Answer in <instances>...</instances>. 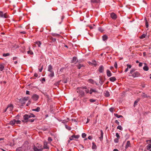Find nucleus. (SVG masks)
I'll list each match as a JSON object with an SVG mask.
<instances>
[{"label":"nucleus","mask_w":151,"mask_h":151,"mask_svg":"<svg viewBox=\"0 0 151 151\" xmlns=\"http://www.w3.org/2000/svg\"><path fill=\"white\" fill-rule=\"evenodd\" d=\"M131 145V144L130 143V142L129 141H128L127 142L126 144L125 145V148L126 149L127 148L129 147H130Z\"/></svg>","instance_id":"obj_11"},{"label":"nucleus","mask_w":151,"mask_h":151,"mask_svg":"<svg viewBox=\"0 0 151 151\" xmlns=\"http://www.w3.org/2000/svg\"><path fill=\"white\" fill-rule=\"evenodd\" d=\"M88 81L90 83H92V84H93L94 83H95L93 80L91 79H89L88 80Z\"/></svg>","instance_id":"obj_33"},{"label":"nucleus","mask_w":151,"mask_h":151,"mask_svg":"<svg viewBox=\"0 0 151 151\" xmlns=\"http://www.w3.org/2000/svg\"><path fill=\"white\" fill-rule=\"evenodd\" d=\"M115 123L117 124L118 125L119 124V122L117 120L115 121Z\"/></svg>","instance_id":"obj_59"},{"label":"nucleus","mask_w":151,"mask_h":151,"mask_svg":"<svg viewBox=\"0 0 151 151\" xmlns=\"http://www.w3.org/2000/svg\"><path fill=\"white\" fill-rule=\"evenodd\" d=\"M111 17L114 20H115L117 18L116 15L114 13H112L111 14Z\"/></svg>","instance_id":"obj_5"},{"label":"nucleus","mask_w":151,"mask_h":151,"mask_svg":"<svg viewBox=\"0 0 151 151\" xmlns=\"http://www.w3.org/2000/svg\"><path fill=\"white\" fill-rule=\"evenodd\" d=\"M4 68L3 64H0V70L2 71L4 70Z\"/></svg>","instance_id":"obj_20"},{"label":"nucleus","mask_w":151,"mask_h":151,"mask_svg":"<svg viewBox=\"0 0 151 151\" xmlns=\"http://www.w3.org/2000/svg\"><path fill=\"white\" fill-rule=\"evenodd\" d=\"M146 142H148L149 143L151 144V140H147L146 141Z\"/></svg>","instance_id":"obj_63"},{"label":"nucleus","mask_w":151,"mask_h":151,"mask_svg":"<svg viewBox=\"0 0 151 151\" xmlns=\"http://www.w3.org/2000/svg\"><path fill=\"white\" fill-rule=\"evenodd\" d=\"M139 100V99H138V100H136L134 101V106H136L137 105V103Z\"/></svg>","instance_id":"obj_43"},{"label":"nucleus","mask_w":151,"mask_h":151,"mask_svg":"<svg viewBox=\"0 0 151 151\" xmlns=\"http://www.w3.org/2000/svg\"><path fill=\"white\" fill-rule=\"evenodd\" d=\"M34 119H29V120H25V122H27L28 121H29L31 122H33L34 121Z\"/></svg>","instance_id":"obj_47"},{"label":"nucleus","mask_w":151,"mask_h":151,"mask_svg":"<svg viewBox=\"0 0 151 151\" xmlns=\"http://www.w3.org/2000/svg\"><path fill=\"white\" fill-rule=\"evenodd\" d=\"M23 99L25 101H26L29 99V98L28 97H26Z\"/></svg>","instance_id":"obj_46"},{"label":"nucleus","mask_w":151,"mask_h":151,"mask_svg":"<svg viewBox=\"0 0 151 151\" xmlns=\"http://www.w3.org/2000/svg\"><path fill=\"white\" fill-rule=\"evenodd\" d=\"M145 36L146 35L145 34H143L139 37V38L140 39H143L145 37Z\"/></svg>","instance_id":"obj_37"},{"label":"nucleus","mask_w":151,"mask_h":151,"mask_svg":"<svg viewBox=\"0 0 151 151\" xmlns=\"http://www.w3.org/2000/svg\"><path fill=\"white\" fill-rule=\"evenodd\" d=\"M40 110V109L39 107H37L36 109H33L32 111H36L37 112H39Z\"/></svg>","instance_id":"obj_19"},{"label":"nucleus","mask_w":151,"mask_h":151,"mask_svg":"<svg viewBox=\"0 0 151 151\" xmlns=\"http://www.w3.org/2000/svg\"><path fill=\"white\" fill-rule=\"evenodd\" d=\"M147 149L148 150H150L151 149V145L150 144L147 146Z\"/></svg>","instance_id":"obj_45"},{"label":"nucleus","mask_w":151,"mask_h":151,"mask_svg":"<svg viewBox=\"0 0 151 151\" xmlns=\"http://www.w3.org/2000/svg\"><path fill=\"white\" fill-rule=\"evenodd\" d=\"M65 126L66 128L68 129V130H71V128L70 127L68 126L67 125H65Z\"/></svg>","instance_id":"obj_39"},{"label":"nucleus","mask_w":151,"mask_h":151,"mask_svg":"<svg viewBox=\"0 0 151 151\" xmlns=\"http://www.w3.org/2000/svg\"><path fill=\"white\" fill-rule=\"evenodd\" d=\"M60 81H58L55 84L56 86H58L59 84V83H60Z\"/></svg>","instance_id":"obj_61"},{"label":"nucleus","mask_w":151,"mask_h":151,"mask_svg":"<svg viewBox=\"0 0 151 151\" xmlns=\"http://www.w3.org/2000/svg\"><path fill=\"white\" fill-rule=\"evenodd\" d=\"M145 25H146V28H147L148 27V22L147 21V19H146V18H145Z\"/></svg>","instance_id":"obj_36"},{"label":"nucleus","mask_w":151,"mask_h":151,"mask_svg":"<svg viewBox=\"0 0 151 151\" xmlns=\"http://www.w3.org/2000/svg\"><path fill=\"white\" fill-rule=\"evenodd\" d=\"M103 82L104 81H103L102 78L100 77L99 83L101 85H102L103 84Z\"/></svg>","instance_id":"obj_22"},{"label":"nucleus","mask_w":151,"mask_h":151,"mask_svg":"<svg viewBox=\"0 0 151 151\" xmlns=\"http://www.w3.org/2000/svg\"><path fill=\"white\" fill-rule=\"evenodd\" d=\"M52 67L51 65H48L47 68L48 71L50 72H53V71L52 70Z\"/></svg>","instance_id":"obj_9"},{"label":"nucleus","mask_w":151,"mask_h":151,"mask_svg":"<svg viewBox=\"0 0 151 151\" xmlns=\"http://www.w3.org/2000/svg\"><path fill=\"white\" fill-rule=\"evenodd\" d=\"M119 139H118V138H116V139H114V142H116V143H117L119 141Z\"/></svg>","instance_id":"obj_55"},{"label":"nucleus","mask_w":151,"mask_h":151,"mask_svg":"<svg viewBox=\"0 0 151 151\" xmlns=\"http://www.w3.org/2000/svg\"><path fill=\"white\" fill-rule=\"evenodd\" d=\"M100 0H91V3H97L100 2Z\"/></svg>","instance_id":"obj_17"},{"label":"nucleus","mask_w":151,"mask_h":151,"mask_svg":"<svg viewBox=\"0 0 151 151\" xmlns=\"http://www.w3.org/2000/svg\"><path fill=\"white\" fill-rule=\"evenodd\" d=\"M33 149L35 151H40V150L38 149L37 147L35 146L33 147Z\"/></svg>","instance_id":"obj_31"},{"label":"nucleus","mask_w":151,"mask_h":151,"mask_svg":"<svg viewBox=\"0 0 151 151\" xmlns=\"http://www.w3.org/2000/svg\"><path fill=\"white\" fill-rule=\"evenodd\" d=\"M80 136L79 135H73L71 136V137L72 138H75L76 139H78L79 137Z\"/></svg>","instance_id":"obj_29"},{"label":"nucleus","mask_w":151,"mask_h":151,"mask_svg":"<svg viewBox=\"0 0 151 151\" xmlns=\"http://www.w3.org/2000/svg\"><path fill=\"white\" fill-rule=\"evenodd\" d=\"M89 101H90V102H93L96 101V100L95 99H90L89 100Z\"/></svg>","instance_id":"obj_52"},{"label":"nucleus","mask_w":151,"mask_h":151,"mask_svg":"<svg viewBox=\"0 0 151 151\" xmlns=\"http://www.w3.org/2000/svg\"><path fill=\"white\" fill-rule=\"evenodd\" d=\"M51 73H50V74H49V76L50 77H52L53 76H54V72L53 71V72H50Z\"/></svg>","instance_id":"obj_30"},{"label":"nucleus","mask_w":151,"mask_h":151,"mask_svg":"<svg viewBox=\"0 0 151 151\" xmlns=\"http://www.w3.org/2000/svg\"><path fill=\"white\" fill-rule=\"evenodd\" d=\"M19 101L22 104H25L26 102L23 99V98L20 99Z\"/></svg>","instance_id":"obj_25"},{"label":"nucleus","mask_w":151,"mask_h":151,"mask_svg":"<svg viewBox=\"0 0 151 151\" xmlns=\"http://www.w3.org/2000/svg\"><path fill=\"white\" fill-rule=\"evenodd\" d=\"M39 47H40L41 43L40 41H37L35 43Z\"/></svg>","instance_id":"obj_34"},{"label":"nucleus","mask_w":151,"mask_h":151,"mask_svg":"<svg viewBox=\"0 0 151 151\" xmlns=\"http://www.w3.org/2000/svg\"><path fill=\"white\" fill-rule=\"evenodd\" d=\"M77 58L76 57L74 56L73 58V59L71 61V63H74L77 60Z\"/></svg>","instance_id":"obj_23"},{"label":"nucleus","mask_w":151,"mask_h":151,"mask_svg":"<svg viewBox=\"0 0 151 151\" xmlns=\"http://www.w3.org/2000/svg\"><path fill=\"white\" fill-rule=\"evenodd\" d=\"M135 69L134 68L132 69L130 71V73L131 74H132L135 71Z\"/></svg>","instance_id":"obj_40"},{"label":"nucleus","mask_w":151,"mask_h":151,"mask_svg":"<svg viewBox=\"0 0 151 151\" xmlns=\"http://www.w3.org/2000/svg\"><path fill=\"white\" fill-rule=\"evenodd\" d=\"M103 40L104 41H105L108 38V37L107 35H104L102 36Z\"/></svg>","instance_id":"obj_24"},{"label":"nucleus","mask_w":151,"mask_h":151,"mask_svg":"<svg viewBox=\"0 0 151 151\" xmlns=\"http://www.w3.org/2000/svg\"><path fill=\"white\" fill-rule=\"evenodd\" d=\"M52 139L51 137H49L48 138V140L50 142H51L52 141Z\"/></svg>","instance_id":"obj_56"},{"label":"nucleus","mask_w":151,"mask_h":151,"mask_svg":"<svg viewBox=\"0 0 151 151\" xmlns=\"http://www.w3.org/2000/svg\"><path fill=\"white\" fill-rule=\"evenodd\" d=\"M109 111L111 112H113L114 111V108H111L109 109Z\"/></svg>","instance_id":"obj_57"},{"label":"nucleus","mask_w":151,"mask_h":151,"mask_svg":"<svg viewBox=\"0 0 151 151\" xmlns=\"http://www.w3.org/2000/svg\"><path fill=\"white\" fill-rule=\"evenodd\" d=\"M114 115L117 117L118 118H119L120 117H122L123 116L122 115H118L117 114H114Z\"/></svg>","instance_id":"obj_28"},{"label":"nucleus","mask_w":151,"mask_h":151,"mask_svg":"<svg viewBox=\"0 0 151 151\" xmlns=\"http://www.w3.org/2000/svg\"><path fill=\"white\" fill-rule=\"evenodd\" d=\"M98 29H99V30L100 31V32H103V31H104L103 28L101 27H99Z\"/></svg>","instance_id":"obj_48"},{"label":"nucleus","mask_w":151,"mask_h":151,"mask_svg":"<svg viewBox=\"0 0 151 151\" xmlns=\"http://www.w3.org/2000/svg\"><path fill=\"white\" fill-rule=\"evenodd\" d=\"M117 129H119L121 131H122L123 130V128L120 125L118 126L117 127Z\"/></svg>","instance_id":"obj_38"},{"label":"nucleus","mask_w":151,"mask_h":151,"mask_svg":"<svg viewBox=\"0 0 151 151\" xmlns=\"http://www.w3.org/2000/svg\"><path fill=\"white\" fill-rule=\"evenodd\" d=\"M140 73L139 72L136 71L132 74V76L134 77H137L139 76Z\"/></svg>","instance_id":"obj_4"},{"label":"nucleus","mask_w":151,"mask_h":151,"mask_svg":"<svg viewBox=\"0 0 151 151\" xmlns=\"http://www.w3.org/2000/svg\"><path fill=\"white\" fill-rule=\"evenodd\" d=\"M27 53L28 54H30V55H33V52L32 51H31V50L28 51H27Z\"/></svg>","instance_id":"obj_44"},{"label":"nucleus","mask_w":151,"mask_h":151,"mask_svg":"<svg viewBox=\"0 0 151 151\" xmlns=\"http://www.w3.org/2000/svg\"><path fill=\"white\" fill-rule=\"evenodd\" d=\"M144 64L145 65L143 67V69L144 70L147 71L149 70L148 67L147 66L146 63H145Z\"/></svg>","instance_id":"obj_16"},{"label":"nucleus","mask_w":151,"mask_h":151,"mask_svg":"<svg viewBox=\"0 0 151 151\" xmlns=\"http://www.w3.org/2000/svg\"><path fill=\"white\" fill-rule=\"evenodd\" d=\"M142 96L143 98H148L149 97V96L146 94L145 93H143Z\"/></svg>","instance_id":"obj_26"},{"label":"nucleus","mask_w":151,"mask_h":151,"mask_svg":"<svg viewBox=\"0 0 151 151\" xmlns=\"http://www.w3.org/2000/svg\"><path fill=\"white\" fill-rule=\"evenodd\" d=\"M86 86H82L81 87L77 88L76 91L77 93L79 94V96L80 97H83L85 96V93L83 90L84 89H86Z\"/></svg>","instance_id":"obj_1"},{"label":"nucleus","mask_w":151,"mask_h":151,"mask_svg":"<svg viewBox=\"0 0 151 151\" xmlns=\"http://www.w3.org/2000/svg\"><path fill=\"white\" fill-rule=\"evenodd\" d=\"M0 17H1L7 18L8 17L6 14H4L3 12L0 11Z\"/></svg>","instance_id":"obj_7"},{"label":"nucleus","mask_w":151,"mask_h":151,"mask_svg":"<svg viewBox=\"0 0 151 151\" xmlns=\"http://www.w3.org/2000/svg\"><path fill=\"white\" fill-rule=\"evenodd\" d=\"M34 76L36 77H37L38 76V74L37 73H35L34 74Z\"/></svg>","instance_id":"obj_64"},{"label":"nucleus","mask_w":151,"mask_h":151,"mask_svg":"<svg viewBox=\"0 0 151 151\" xmlns=\"http://www.w3.org/2000/svg\"><path fill=\"white\" fill-rule=\"evenodd\" d=\"M85 91L86 93H88L89 92V90L88 89H86V90H85Z\"/></svg>","instance_id":"obj_62"},{"label":"nucleus","mask_w":151,"mask_h":151,"mask_svg":"<svg viewBox=\"0 0 151 151\" xmlns=\"http://www.w3.org/2000/svg\"><path fill=\"white\" fill-rule=\"evenodd\" d=\"M101 134L100 136L99 137V139L100 141H102L103 138V133L102 130H100Z\"/></svg>","instance_id":"obj_10"},{"label":"nucleus","mask_w":151,"mask_h":151,"mask_svg":"<svg viewBox=\"0 0 151 151\" xmlns=\"http://www.w3.org/2000/svg\"><path fill=\"white\" fill-rule=\"evenodd\" d=\"M93 92H94L97 93V91L95 89H93L91 88L90 91L89 93L90 94H92V93Z\"/></svg>","instance_id":"obj_14"},{"label":"nucleus","mask_w":151,"mask_h":151,"mask_svg":"<svg viewBox=\"0 0 151 151\" xmlns=\"http://www.w3.org/2000/svg\"><path fill=\"white\" fill-rule=\"evenodd\" d=\"M77 67L78 69H80L81 67H83V64H79L77 65Z\"/></svg>","instance_id":"obj_35"},{"label":"nucleus","mask_w":151,"mask_h":151,"mask_svg":"<svg viewBox=\"0 0 151 151\" xmlns=\"http://www.w3.org/2000/svg\"><path fill=\"white\" fill-rule=\"evenodd\" d=\"M44 148H45V149H48L49 148V147H48L47 146V144H44Z\"/></svg>","instance_id":"obj_49"},{"label":"nucleus","mask_w":151,"mask_h":151,"mask_svg":"<svg viewBox=\"0 0 151 151\" xmlns=\"http://www.w3.org/2000/svg\"><path fill=\"white\" fill-rule=\"evenodd\" d=\"M109 80L111 82H114L116 80V78L115 77H112L109 78Z\"/></svg>","instance_id":"obj_18"},{"label":"nucleus","mask_w":151,"mask_h":151,"mask_svg":"<svg viewBox=\"0 0 151 151\" xmlns=\"http://www.w3.org/2000/svg\"><path fill=\"white\" fill-rule=\"evenodd\" d=\"M104 70V68L102 65H101L99 69V71L100 73H102Z\"/></svg>","instance_id":"obj_8"},{"label":"nucleus","mask_w":151,"mask_h":151,"mask_svg":"<svg viewBox=\"0 0 151 151\" xmlns=\"http://www.w3.org/2000/svg\"><path fill=\"white\" fill-rule=\"evenodd\" d=\"M13 108V105L12 104H10L8 105L7 107V109L10 113H11L12 111Z\"/></svg>","instance_id":"obj_3"},{"label":"nucleus","mask_w":151,"mask_h":151,"mask_svg":"<svg viewBox=\"0 0 151 151\" xmlns=\"http://www.w3.org/2000/svg\"><path fill=\"white\" fill-rule=\"evenodd\" d=\"M10 55V54L9 53H3V56L4 57H6Z\"/></svg>","instance_id":"obj_41"},{"label":"nucleus","mask_w":151,"mask_h":151,"mask_svg":"<svg viewBox=\"0 0 151 151\" xmlns=\"http://www.w3.org/2000/svg\"><path fill=\"white\" fill-rule=\"evenodd\" d=\"M35 116L32 114H25L23 116V118L24 120H27L29 118L33 117H35Z\"/></svg>","instance_id":"obj_2"},{"label":"nucleus","mask_w":151,"mask_h":151,"mask_svg":"<svg viewBox=\"0 0 151 151\" xmlns=\"http://www.w3.org/2000/svg\"><path fill=\"white\" fill-rule=\"evenodd\" d=\"M116 135L117 138H118V139H119L120 138V136L118 133H116Z\"/></svg>","instance_id":"obj_51"},{"label":"nucleus","mask_w":151,"mask_h":151,"mask_svg":"<svg viewBox=\"0 0 151 151\" xmlns=\"http://www.w3.org/2000/svg\"><path fill=\"white\" fill-rule=\"evenodd\" d=\"M86 136V134L85 133H83L82 134V137L83 138H84Z\"/></svg>","instance_id":"obj_50"},{"label":"nucleus","mask_w":151,"mask_h":151,"mask_svg":"<svg viewBox=\"0 0 151 151\" xmlns=\"http://www.w3.org/2000/svg\"><path fill=\"white\" fill-rule=\"evenodd\" d=\"M21 121L20 120H16V123L17 124H19L21 123Z\"/></svg>","instance_id":"obj_53"},{"label":"nucleus","mask_w":151,"mask_h":151,"mask_svg":"<svg viewBox=\"0 0 151 151\" xmlns=\"http://www.w3.org/2000/svg\"><path fill=\"white\" fill-rule=\"evenodd\" d=\"M16 151H22V148L21 147H19L16 149Z\"/></svg>","instance_id":"obj_42"},{"label":"nucleus","mask_w":151,"mask_h":151,"mask_svg":"<svg viewBox=\"0 0 151 151\" xmlns=\"http://www.w3.org/2000/svg\"><path fill=\"white\" fill-rule=\"evenodd\" d=\"M39 98V96L35 94H34L32 97V98L35 101L37 100Z\"/></svg>","instance_id":"obj_6"},{"label":"nucleus","mask_w":151,"mask_h":151,"mask_svg":"<svg viewBox=\"0 0 151 151\" xmlns=\"http://www.w3.org/2000/svg\"><path fill=\"white\" fill-rule=\"evenodd\" d=\"M49 38H50V39L52 40V41L53 42H55L56 41V39L55 38H53L51 36H49Z\"/></svg>","instance_id":"obj_32"},{"label":"nucleus","mask_w":151,"mask_h":151,"mask_svg":"<svg viewBox=\"0 0 151 151\" xmlns=\"http://www.w3.org/2000/svg\"><path fill=\"white\" fill-rule=\"evenodd\" d=\"M53 36L55 37H57L59 36L60 35L57 34H53Z\"/></svg>","instance_id":"obj_60"},{"label":"nucleus","mask_w":151,"mask_h":151,"mask_svg":"<svg viewBox=\"0 0 151 151\" xmlns=\"http://www.w3.org/2000/svg\"><path fill=\"white\" fill-rule=\"evenodd\" d=\"M127 66L128 68H130L132 67V65H131L128 64L127 65Z\"/></svg>","instance_id":"obj_58"},{"label":"nucleus","mask_w":151,"mask_h":151,"mask_svg":"<svg viewBox=\"0 0 151 151\" xmlns=\"http://www.w3.org/2000/svg\"><path fill=\"white\" fill-rule=\"evenodd\" d=\"M92 149H96L97 148V146L95 143L93 142L92 143Z\"/></svg>","instance_id":"obj_21"},{"label":"nucleus","mask_w":151,"mask_h":151,"mask_svg":"<svg viewBox=\"0 0 151 151\" xmlns=\"http://www.w3.org/2000/svg\"><path fill=\"white\" fill-rule=\"evenodd\" d=\"M104 96L106 97H108L110 96V94L109 92L107 91H105L104 93Z\"/></svg>","instance_id":"obj_13"},{"label":"nucleus","mask_w":151,"mask_h":151,"mask_svg":"<svg viewBox=\"0 0 151 151\" xmlns=\"http://www.w3.org/2000/svg\"><path fill=\"white\" fill-rule=\"evenodd\" d=\"M69 121V119L68 118H67V119L66 120H62V122L65 124L66 123H67V122H68Z\"/></svg>","instance_id":"obj_27"},{"label":"nucleus","mask_w":151,"mask_h":151,"mask_svg":"<svg viewBox=\"0 0 151 151\" xmlns=\"http://www.w3.org/2000/svg\"><path fill=\"white\" fill-rule=\"evenodd\" d=\"M16 120L15 119H14L13 120L11 121L9 123L10 124L13 125H14L16 123Z\"/></svg>","instance_id":"obj_15"},{"label":"nucleus","mask_w":151,"mask_h":151,"mask_svg":"<svg viewBox=\"0 0 151 151\" xmlns=\"http://www.w3.org/2000/svg\"><path fill=\"white\" fill-rule=\"evenodd\" d=\"M106 74L107 76L109 77L111 76L112 75V73L108 69L107 70H106Z\"/></svg>","instance_id":"obj_12"},{"label":"nucleus","mask_w":151,"mask_h":151,"mask_svg":"<svg viewBox=\"0 0 151 151\" xmlns=\"http://www.w3.org/2000/svg\"><path fill=\"white\" fill-rule=\"evenodd\" d=\"M114 66L116 68H117V65L116 62H115L114 63Z\"/></svg>","instance_id":"obj_54"}]
</instances>
